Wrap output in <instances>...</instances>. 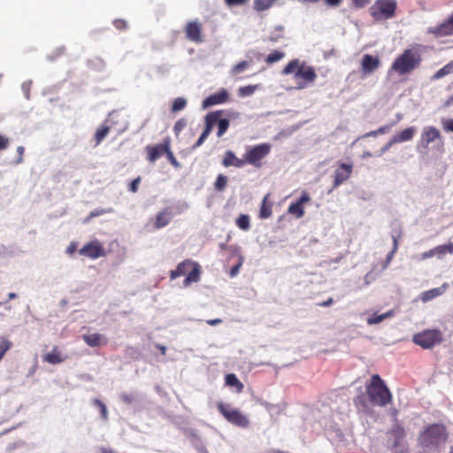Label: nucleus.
<instances>
[{
	"mask_svg": "<svg viewBox=\"0 0 453 453\" xmlns=\"http://www.w3.org/2000/svg\"><path fill=\"white\" fill-rule=\"evenodd\" d=\"M282 75L293 74L297 89H303L314 83L317 79L315 69L304 61L291 60L281 71Z\"/></svg>",
	"mask_w": 453,
	"mask_h": 453,
	"instance_id": "nucleus-1",
	"label": "nucleus"
},
{
	"mask_svg": "<svg viewBox=\"0 0 453 453\" xmlns=\"http://www.w3.org/2000/svg\"><path fill=\"white\" fill-rule=\"evenodd\" d=\"M422 61L419 45L404 50L392 63L390 71L399 75L411 73L418 68Z\"/></svg>",
	"mask_w": 453,
	"mask_h": 453,
	"instance_id": "nucleus-2",
	"label": "nucleus"
},
{
	"mask_svg": "<svg viewBox=\"0 0 453 453\" xmlns=\"http://www.w3.org/2000/svg\"><path fill=\"white\" fill-rule=\"evenodd\" d=\"M369 401L373 405L384 407L392 402V394L380 375L374 374L365 385Z\"/></svg>",
	"mask_w": 453,
	"mask_h": 453,
	"instance_id": "nucleus-3",
	"label": "nucleus"
},
{
	"mask_svg": "<svg viewBox=\"0 0 453 453\" xmlns=\"http://www.w3.org/2000/svg\"><path fill=\"white\" fill-rule=\"evenodd\" d=\"M223 111H215L209 112L205 116V128L198 138L197 142L193 145V149L200 147L209 134L211 133L213 127L218 125L217 136L221 137L228 129L230 122L227 119H222Z\"/></svg>",
	"mask_w": 453,
	"mask_h": 453,
	"instance_id": "nucleus-4",
	"label": "nucleus"
},
{
	"mask_svg": "<svg viewBox=\"0 0 453 453\" xmlns=\"http://www.w3.org/2000/svg\"><path fill=\"white\" fill-rule=\"evenodd\" d=\"M201 273V266L197 262L191 259H185L180 262L174 270L170 272V279L173 280L186 275L183 280V286L189 287L192 283H196L200 280Z\"/></svg>",
	"mask_w": 453,
	"mask_h": 453,
	"instance_id": "nucleus-5",
	"label": "nucleus"
},
{
	"mask_svg": "<svg viewBox=\"0 0 453 453\" xmlns=\"http://www.w3.org/2000/svg\"><path fill=\"white\" fill-rule=\"evenodd\" d=\"M436 143L435 149L439 153L444 151V142L440 130L434 126H427L422 129L417 149L420 153L427 154L430 150V144Z\"/></svg>",
	"mask_w": 453,
	"mask_h": 453,
	"instance_id": "nucleus-6",
	"label": "nucleus"
},
{
	"mask_svg": "<svg viewBox=\"0 0 453 453\" xmlns=\"http://www.w3.org/2000/svg\"><path fill=\"white\" fill-rule=\"evenodd\" d=\"M448 433L443 425L433 424L428 426L418 436V442L423 447H438L444 444Z\"/></svg>",
	"mask_w": 453,
	"mask_h": 453,
	"instance_id": "nucleus-7",
	"label": "nucleus"
},
{
	"mask_svg": "<svg viewBox=\"0 0 453 453\" xmlns=\"http://www.w3.org/2000/svg\"><path fill=\"white\" fill-rule=\"evenodd\" d=\"M397 10L396 0H375L369 8V14L376 22L391 19Z\"/></svg>",
	"mask_w": 453,
	"mask_h": 453,
	"instance_id": "nucleus-8",
	"label": "nucleus"
},
{
	"mask_svg": "<svg viewBox=\"0 0 453 453\" xmlns=\"http://www.w3.org/2000/svg\"><path fill=\"white\" fill-rule=\"evenodd\" d=\"M271 149V144L265 142L247 148L243 154L245 165H251L257 169L261 168L263 160L270 154Z\"/></svg>",
	"mask_w": 453,
	"mask_h": 453,
	"instance_id": "nucleus-9",
	"label": "nucleus"
},
{
	"mask_svg": "<svg viewBox=\"0 0 453 453\" xmlns=\"http://www.w3.org/2000/svg\"><path fill=\"white\" fill-rule=\"evenodd\" d=\"M217 409L219 413L231 424L246 428L250 425V420L240 410L232 408L230 404L219 402Z\"/></svg>",
	"mask_w": 453,
	"mask_h": 453,
	"instance_id": "nucleus-10",
	"label": "nucleus"
},
{
	"mask_svg": "<svg viewBox=\"0 0 453 453\" xmlns=\"http://www.w3.org/2000/svg\"><path fill=\"white\" fill-rule=\"evenodd\" d=\"M412 341L423 349H432L443 341V334L439 329H426L415 334Z\"/></svg>",
	"mask_w": 453,
	"mask_h": 453,
	"instance_id": "nucleus-11",
	"label": "nucleus"
},
{
	"mask_svg": "<svg viewBox=\"0 0 453 453\" xmlns=\"http://www.w3.org/2000/svg\"><path fill=\"white\" fill-rule=\"evenodd\" d=\"M386 434L388 446L391 449H396L402 445V441L404 440L406 433L403 426L396 422L394 426L387 432Z\"/></svg>",
	"mask_w": 453,
	"mask_h": 453,
	"instance_id": "nucleus-12",
	"label": "nucleus"
},
{
	"mask_svg": "<svg viewBox=\"0 0 453 453\" xmlns=\"http://www.w3.org/2000/svg\"><path fill=\"white\" fill-rule=\"evenodd\" d=\"M362 77H366L373 73L380 65V59L378 56L371 54H365L362 57L361 62Z\"/></svg>",
	"mask_w": 453,
	"mask_h": 453,
	"instance_id": "nucleus-13",
	"label": "nucleus"
},
{
	"mask_svg": "<svg viewBox=\"0 0 453 453\" xmlns=\"http://www.w3.org/2000/svg\"><path fill=\"white\" fill-rule=\"evenodd\" d=\"M80 254L92 259H96L104 256V250L99 241L94 240L84 245L80 250Z\"/></svg>",
	"mask_w": 453,
	"mask_h": 453,
	"instance_id": "nucleus-14",
	"label": "nucleus"
},
{
	"mask_svg": "<svg viewBox=\"0 0 453 453\" xmlns=\"http://www.w3.org/2000/svg\"><path fill=\"white\" fill-rule=\"evenodd\" d=\"M417 129L415 127H407L395 134L392 139L381 150V153L386 152L393 144L409 142L412 140Z\"/></svg>",
	"mask_w": 453,
	"mask_h": 453,
	"instance_id": "nucleus-15",
	"label": "nucleus"
},
{
	"mask_svg": "<svg viewBox=\"0 0 453 453\" xmlns=\"http://www.w3.org/2000/svg\"><path fill=\"white\" fill-rule=\"evenodd\" d=\"M353 171V165L351 164L340 163L338 167L334 171V188H337L342 185L344 181L349 179Z\"/></svg>",
	"mask_w": 453,
	"mask_h": 453,
	"instance_id": "nucleus-16",
	"label": "nucleus"
},
{
	"mask_svg": "<svg viewBox=\"0 0 453 453\" xmlns=\"http://www.w3.org/2000/svg\"><path fill=\"white\" fill-rule=\"evenodd\" d=\"M428 33L434 35L435 37L453 35V12L442 23L429 28Z\"/></svg>",
	"mask_w": 453,
	"mask_h": 453,
	"instance_id": "nucleus-17",
	"label": "nucleus"
},
{
	"mask_svg": "<svg viewBox=\"0 0 453 453\" xmlns=\"http://www.w3.org/2000/svg\"><path fill=\"white\" fill-rule=\"evenodd\" d=\"M186 38L196 43L203 42L202 25L198 21H189L185 27Z\"/></svg>",
	"mask_w": 453,
	"mask_h": 453,
	"instance_id": "nucleus-18",
	"label": "nucleus"
},
{
	"mask_svg": "<svg viewBox=\"0 0 453 453\" xmlns=\"http://www.w3.org/2000/svg\"><path fill=\"white\" fill-rule=\"evenodd\" d=\"M169 141L166 140L163 143L157 144L155 146L148 145L145 148L147 153V159L153 163L159 158L165 151L168 150Z\"/></svg>",
	"mask_w": 453,
	"mask_h": 453,
	"instance_id": "nucleus-19",
	"label": "nucleus"
},
{
	"mask_svg": "<svg viewBox=\"0 0 453 453\" xmlns=\"http://www.w3.org/2000/svg\"><path fill=\"white\" fill-rule=\"evenodd\" d=\"M311 200L309 194L303 191L299 199L289 204L288 208V213L295 215L297 219L302 218L304 215V209L303 204L308 203Z\"/></svg>",
	"mask_w": 453,
	"mask_h": 453,
	"instance_id": "nucleus-20",
	"label": "nucleus"
},
{
	"mask_svg": "<svg viewBox=\"0 0 453 453\" xmlns=\"http://www.w3.org/2000/svg\"><path fill=\"white\" fill-rule=\"evenodd\" d=\"M229 94L226 89L222 88L219 91L209 96L203 102V107L208 108L212 105L224 104L228 101Z\"/></svg>",
	"mask_w": 453,
	"mask_h": 453,
	"instance_id": "nucleus-21",
	"label": "nucleus"
},
{
	"mask_svg": "<svg viewBox=\"0 0 453 453\" xmlns=\"http://www.w3.org/2000/svg\"><path fill=\"white\" fill-rule=\"evenodd\" d=\"M449 288V283L445 282L439 288H431L424 291L420 295V300L423 303L429 302L440 296H441Z\"/></svg>",
	"mask_w": 453,
	"mask_h": 453,
	"instance_id": "nucleus-22",
	"label": "nucleus"
},
{
	"mask_svg": "<svg viewBox=\"0 0 453 453\" xmlns=\"http://www.w3.org/2000/svg\"><path fill=\"white\" fill-rule=\"evenodd\" d=\"M173 215L170 208H165L156 215L154 229H160L167 226L172 220Z\"/></svg>",
	"mask_w": 453,
	"mask_h": 453,
	"instance_id": "nucleus-23",
	"label": "nucleus"
},
{
	"mask_svg": "<svg viewBox=\"0 0 453 453\" xmlns=\"http://www.w3.org/2000/svg\"><path fill=\"white\" fill-rule=\"evenodd\" d=\"M222 165L225 167L234 166L237 168H242L245 165L244 157L242 156V158H239L233 151L227 150L225 153Z\"/></svg>",
	"mask_w": 453,
	"mask_h": 453,
	"instance_id": "nucleus-24",
	"label": "nucleus"
},
{
	"mask_svg": "<svg viewBox=\"0 0 453 453\" xmlns=\"http://www.w3.org/2000/svg\"><path fill=\"white\" fill-rule=\"evenodd\" d=\"M225 383L226 386L234 388L236 393L240 394L243 391L244 385L236 377L234 373H228L225 376Z\"/></svg>",
	"mask_w": 453,
	"mask_h": 453,
	"instance_id": "nucleus-25",
	"label": "nucleus"
},
{
	"mask_svg": "<svg viewBox=\"0 0 453 453\" xmlns=\"http://www.w3.org/2000/svg\"><path fill=\"white\" fill-rule=\"evenodd\" d=\"M269 194L265 195L262 200V203L259 210V218L262 219H268L273 213V203L268 202Z\"/></svg>",
	"mask_w": 453,
	"mask_h": 453,
	"instance_id": "nucleus-26",
	"label": "nucleus"
},
{
	"mask_svg": "<svg viewBox=\"0 0 453 453\" xmlns=\"http://www.w3.org/2000/svg\"><path fill=\"white\" fill-rule=\"evenodd\" d=\"M65 358L61 357V353L57 346L52 349L50 353L46 354L43 357V361L51 364L58 365L62 363Z\"/></svg>",
	"mask_w": 453,
	"mask_h": 453,
	"instance_id": "nucleus-27",
	"label": "nucleus"
},
{
	"mask_svg": "<svg viewBox=\"0 0 453 453\" xmlns=\"http://www.w3.org/2000/svg\"><path fill=\"white\" fill-rule=\"evenodd\" d=\"M109 120L107 119L104 123L96 130L95 134L96 145H99L108 135L111 130V126L108 125Z\"/></svg>",
	"mask_w": 453,
	"mask_h": 453,
	"instance_id": "nucleus-28",
	"label": "nucleus"
},
{
	"mask_svg": "<svg viewBox=\"0 0 453 453\" xmlns=\"http://www.w3.org/2000/svg\"><path fill=\"white\" fill-rule=\"evenodd\" d=\"M395 312L391 310L383 314L377 315L372 314L371 317L367 318L366 322L368 325H376L382 322L384 319L393 317Z\"/></svg>",
	"mask_w": 453,
	"mask_h": 453,
	"instance_id": "nucleus-29",
	"label": "nucleus"
},
{
	"mask_svg": "<svg viewBox=\"0 0 453 453\" xmlns=\"http://www.w3.org/2000/svg\"><path fill=\"white\" fill-rule=\"evenodd\" d=\"M451 73H453V60L449 61L442 68L435 72L432 76V80H440Z\"/></svg>",
	"mask_w": 453,
	"mask_h": 453,
	"instance_id": "nucleus-30",
	"label": "nucleus"
},
{
	"mask_svg": "<svg viewBox=\"0 0 453 453\" xmlns=\"http://www.w3.org/2000/svg\"><path fill=\"white\" fill-rule=\"evenodd\" d=\"M83 340L90 347H99L102 344V336L99 334H85Z\"/></svg>",
	"mask_w": 453,
	"mask_h": 453,
	"instance_id": "nucleus-31",
	"label": "nucleus"
},
{
	"mask_svg": "<svg viewBox=\"0 0 453 453\" xmlns=\"http://www.w3.org/2000/svg\"><path fill=\"white\" fill-rule=\"evenodd\" d=\"M434 249L435 255L441 258L447 253L453 254V242H449L448 244L438 245Z\"/></svg>",
	"mask_w": 453,
	"mask_h": 453,
	"instance_id": "nucleus-32",
	"label": "nucleus"
},
{
	"mask_svg": "<svg viewBox=\"0 0 453 453\" xmlns=\"http://www.w3.org/2000/svg\"><path fill=\"white\" fill-rule=\"evenodd\" d=\"M277 0H254L253 7L257 12H263L271 8Z\"/></svg>",
	"mask_w": 453,
	"mask_h": 453,
	"instance_id": "nucleus-33",
	"label": "nucleus"
},
{
	"mask_svg": "<svg viewBox=\"0 0 453 453\" xmlns=\"http://www.w3.org/2000/svg\"><path fill=\"white\" fill-rule=\"evenodd\" d=\"M236 226L243 230L248 231L250 228V216L247 214H241L235 220Z\"/></svg>",
	"mask_w": 453,
	"mask_h": 453,
	"instance_id": "nucleus-34",
	"label": "nucleus"
},
{
	"mask_svg": "<svg viewBox=\"0 0 453 453\" xmlns=\"http://www.w3.org/2000/svg\"><path fill=\"white\" fill-rule=\"evenodd\" d=\"M285 57V53L279 50H274L265 58V61L267 65H273Z\"/></svg>",
	"mask_w": 453,
	"mask_h": 453,
	"instance_id": "nucleus-35",
	"label": "nucleus"
},
{
	"mask_svg": "<svg viewBox=\"0 0 453 453\" xmlns=\"http://www.w3.org/2000/svg\"><path fill=\"white\" fill-rule=\"evenodd\" d=\"M12 347V342L4 336L0 337V361L4 354Z\"/></svg>",
	"mask_w": 453,
	"mask_h": 453,
	"instance_id": "nucleus-36",
	"label": "nucleus"
},
{
	"mask_svg": "<svg viewBox=\"0 0 453 453\" xmlns=\"http://www.w3.org/2000/svg\"><path fill=\"white\" fill-rule=\"evenodd\" d=\"M227 184V177L223 174H219L214 183V188L217 191H223Z\"/></svg>",
	"mask_w": 453,
	"mask_h": 453,
	"instance_id": "nucleus-37",
	"label": "nucleus"
},
{
	"mask_svg": "<svg viewBox=\"0 0 453 453\" xmlns=\"http://www.w3.org/2000/svg\"><path fill=\"white\" fill-rule=\"evenodd\" d=\"M186 105H187L186 99H184L182 97H177L173 100L171 110H172V111L176 112V111L183 110L186 107Z\"/></svg>",
	"mask_w": 453,
	"mask_h": 453,
	"instance_id": "nucleus-38",
	"label": "nucleus"
},
{
	"mask_svg": "<svg viewBox=\"0 0 453 453\" xmlns=\"http://www.w3.org/2000/svg\"><path fill=\"white\" fill-rule=\"evenodd\" d=\"M249 66L250 63L248 61L243 60L233 66L231 73L232 75H237L244 72Z\"/></svg>",
	"mask_w": 453,
	"mask_h": 453,
	"instance_id": "nucleus-39",
	"label": "nucleus"
},
{
	"mask_svg": "<svg viewBox=\"0 0 453 453\" xmlns=\"http://www.w3.org/2000/svg\"><path fill=\"white\" fill-rule=\"evenodd\" d=\"M256 88H257V86H251V85L241 87L238 89V94L241 96H248L252 95L255 92Z\"/></svg>",
	"mask_w": 453,
	"mask_h": 453,
	"instance_id": "nucleus-40",
	"label": "nucleus"
},
{
	"mask_svg": "<svg viewBox=\"0 0 453 453\" xmlns=\"http://www.w3.org/2000/svg\"><path fill=\"white\" fill-rule=\"evenodd\" d=\"M354 403L356 407L362 409L363 411H366L368 409V405L364 395L357 396L354 399Z\"/></svg>",
	"mask_w": 453,
	"mask_h": 453,
	"instance_id": "nucleus-41",
	"label": "nucleus"
},
{
	"mask_svg": "<svg viewBox=\"0 0 453 453\" xmlns=\"http://www.w3.org/2000/svg\"><path fill=\"white\" fill-rule=\"evenodd\" d=\"M109 211H110L109 210H105V209H96L95 211H91L89 213V215L84 219V222L87 223L91 219H93L95 217H98V216L104 215V214H105V213H107Z\"/></svg>",
	"mask_w": 453,
	"mask_h": 453,
	"instance_id": "nucleus-42",
	"label": "nucleus"
},
{
	"mask_svg": "<svg viewBox=\"0 0 453 453\" xmlns=\"http://www.w3.org/2000/svg\"><path fill=\"white\" fill-rule=\"evenodd\" d=\"M166 155V157L167 159L169 160V162L174 166V167H179L180 166V164L179 162L177 161L176 157H174L173 153L171 151V149H170V142L168 143V150L165 151V153Z\"/></svg>",
	"mask_w": 453,
	"mask_h": 453,
	"instance_id": "nucleus-43",
	"label": "nucleus"
},
{
	"mask_svg": "<svg viewBox=\"0 0 453 453\" xmlns=\"http://www.w3.org/2000/svg\"><path fill=\"white\" fill-rule=\"evenodd\" d=\"M94 403L100 408L102 418L107 419L108 411L105 404L98 399H95Z\"/></svg>",
	"mask_w": 453,
	"mask_h": 453,
	"instance_id": "nucleus-44",
	"label": "nucleus"
},
{
	"mask_svg": "<svg viewBox=\"0 0 453 453\" xmlns=\"http://www.w3.org/2000/svg\"><path fill=\"white\" fill-rule=\"evenodd\" d=\"M372 0H351L352 5L357 9L365 8L371 4Z\"/></svg>",
	"mask_w": 453,
	"mask_h": 453,
	"instance_id": "nucleus-45",
	"label": "nucleus"
},
{
	"mask_svg": "<svg viewBox=\"0 0 453 453\" xmlns=\"http://www.w3.org/2000/svg\"><path fill=\"white\" fill-rule=\"evenodd\" d=\"M113 25L118 30H126L128 27L127 22L121 19H115Z\"/></svg>",
	"mask_w": 453,
	"mask_h": 453,
	"instance_id": "nucleus-46",
	"label": "nucleus"
},
{
	"mask_svg": "<svg viewBox=\"0 0 453 453\" xmlns=\"http://www.w3.org/2000/svg\"><path fill=\"white\" fill-rule=\"evenodd\" d=\"M242 262H243V259L242 257H240V260L239 262L231 268L230 272H229V275L230 277H234L236 276L238 273H239V271H240V268L242 265Z\"/></svg>",
	"mask_w": 453,
	"mask_h": 453,
	"instance_id": "nucleus-47",
	"label": "nucleus"
},
{
	"mask_svg": "<svg viewBox=\"0 0 453 453\" xmlns=\"http://www.w3.org/2000/svg\"><path fill=\"white\" fill-rule=\"evenodd\" d=\"M186 120L181 119L175 122L173 130L176 134L180 133L186 127Z\"/></svg>",
	"mask_w": 453,
	"mask_h": 453,
	"instance_id": "nucleus-48",
	"label": "nucleus"
},
{
	"mask_svg": "<svg viewBox=\"0 0 453 453\" xmlns=\"http://www.w3.org/2000/svg\"><path fill=\"white\" fill-rule=\"evenodd\" d=\"M226 4L229 7L239 6L245 4L248 0H224Z\"/></svg>",
	"mask_w": 453,
	"mask_h": 453,
	"instance_id": "nucleus-49",
	"label": "nucleus"
},
{
	"mask_svg": "<svg viewBox=\"0 0 453 453\" xmlns=\"http://www.w3.org/2000/svg\"><path fill=\"white\" fill-rule=\"evenodd\" d=\"M10 144L9 138L0 134V151L7 149Z\"/></svg>",
	"mask_w": 453,
	"mask_h": 453,
	"instance_id": "nucleus-50",
	"label": "nucleus"
},
{
	"mask_svg": "<svg viewBox=\"0 0 453 453\" xmlns=\"http://www.w3.org/2000/svg\"><path fill=\"white\" fill-rule=\"evenodd\" d=\"M120 399H121L125 403L130 404V403H133V401H134V396H133V395H131V394H128V393L124 392V393H122V394L120 395Z\"/></svg>",
	"mask_w": 453,
	"mask_h": 453,
	"instance_id": "nucleus-51",
	"label": "nucleus"
},
{
	"mask_svg": "<svg viewBox=\"0 0 453 453\" xmlns=\"http://www.w3.org/2000/svg\"><path fill=\"white\" fill-rule=\"evenodd\" d=\"M141 181V178L137 177L136 179L133 180L132 182L129 185V191L135 193L138 190V185Z\"/></svg>",
	"mask_w": 453,
	"mask_h": 453,
	"instance_id": "nucleus-52",
	"label": "nucleus"
},
{
	"mask_svg": "<svg viewBox=\"0 0 453 453\" xmlns=\"http://www.w3.org/2000/svg\"><path fill=\"white\" fill-rule=\"evenodd\" d=\"M442 126L445 131L453 132V119L443 120Z\"/></svg>",
	"mask_w": 453,
	"mask_h": 453,
	"instance_id": "nucleus-53",
	"label": "nucleus"
},
{
	"mask_svg": "<svg viewBox=\"0 0 453 453\" xmlns=\"http://www.w3.org/2000/svg\"><path fill=\"white\" fill-rule=\"evenodd\" d=\"M434 256H436V255H435L434 249H431V250H427V251L423 252V253L420 255V259H421V260L428 259V258L433 257Z\"/></svg>",
	"mask_w": 453,
	"mask_h": 453,
	"instance_id": "nucleus-54",
	"label": "nucleus"
},
{
	"mask_svg": "<svg viewBox=\"0 0 453 453\" xmlns=\"http://www.w3.org/2000/svg\"><path fill=\"white\" fill-rule=\"evenodd\" d=\"M25 152V148L23 146H19L17 148V153H18V158H17V164H20L23 161V155Z\"/></svg>",
	"mask_w": 453,
	"mask_h": 453,
	"instance_id": "nucleus-55",
	"label": "nucleus"
},
{
	"mask_svg": "<svg viewBox=\"0 0 453 453\" xmlns=\"http://www.w3.org/2000/svg\"><path fill=\"white\" fill-rule=\"evenodd\" d=\"M334 303V299L329 297L327 300L319 303L318 305L321 307H327Z\"/></svg>",
	"mask_w": 453,
	"mask_h": 453,
	"instance_id": "nucleus-56",
	"label": "nucleus"
},
{
	"mask_svg": "<svg viewBox=\"0 0 453 453\" xmlns=\"http://www.w3.org/2000/svg\"><path fill=\"white\" fill-rule=\"evenodd\" d=\"M325 2L329 6H339L342 0H325Z\"/></svg>",
	"mask_w": 453,
	"mask_h": 453,
	"instance_id": "nucleus-57",
	"label": "nucleus"
},
{
	"mask_svg": "<svg viewBox=\"0 0 453 453\" xmlns=\"http://www.w3.org/2000/svg\"><path fill=\"white\" fill-rule=\"evenodd\" d=\"M222 322L220 319H208L206 323L210 326H216Z\"/></svg>",
	"mask_w": 453,
	"mask_h": 453,
	"instance_id": "nucleus-58",
	"label": "nucleus"
},
{
	"mask_svg": "<svg viewBox=\"0 0 453 453\" xmlns=\"http://www.w3.org/2000/svg\"><path fill=\"white\" fill-rule=\"evenodd\" d=\"M398 249V242L395 236H393V250L392 254H395Z\"/></svg>",
	"mask_w": 453,
	"mask_h": 453,
	"instance_id": "nucleus-59",
	"label": "nucleus"
},
{
	"mask_svg": "<svg viewBox=\"0 0 453 453\" xmlns=\"http://www.w3.org/2000/svg\"><path fill=\"white\" fill-rule=\"evenodd\" d=\"M75 250H76V244L73 242V243H71V244L69 245V247L67 248V252H68L69 254H73V253L75 251Z\"/></svg>",
	"mask_w": 453,
	"mask_h": 453,
	"instance_id": "nucleus-60",
	"label": "nucleus"
},
{
	"mask_svg": "<svg viewBox=\"0 0 453 453\" xmlns=\"http://www.w3.org/2000/svg\"><path fill=\"white\" fill-rule=\"evenodd\" d=\"M156 348L158 349L161 352L162 355H165V352H166V348L163 345H160V344H157L156 345Z\"/></svg>",
	"mask_w": 453,
	"mask_h": 453,
	"instance_id": "nucleus-61",
	"label": "nucleus"
},
{
	"mask_svg": "<svg viewBox=\"0 0 453 453\" xmlns=\"http://www.w3.org/2000/svg\"><path fill=\"white\" fill-rule=\"evenodd\" d=\"M99 453H116V452L114 450H112L111 449L101 448Z\"/></svg>",
	"mask_w": 453,
	"mask_h": 453,
	"instance_id": "nucleus-62",
	"label": "nucleus"
},
{
	"mask_svg": "<svg viewBox=\"0 0 453 453\" xmlns=\"http://www.w3.org/2000/svg\"><path fill=\"white\" fill-rule=\"evenodd\" d=\"M388 130V127L385 126V127H380L377 131H378V134H384Z\"/></svg>",
	"mask_w": 453,
	"mask_h": 453,
	"instance_id": "nucleus-63",
	"label": "nucleus"
},
{
	"mask_svg": "<svg viewBox=\"0 0 453 453\" xmlns=\"http://www.w3.org/2000/svg\"><path fill=\"white\" fill-rule=\"evenodd\" d=\"M395 453H408V450L406 448H403L399 449L398 451H395Z\"/></svg>",
	"mask_w": 453,
	"mask_h": 453,
	"instance_id": "nucleus-64",
	"label": "nucleus"
}]
</instances>
